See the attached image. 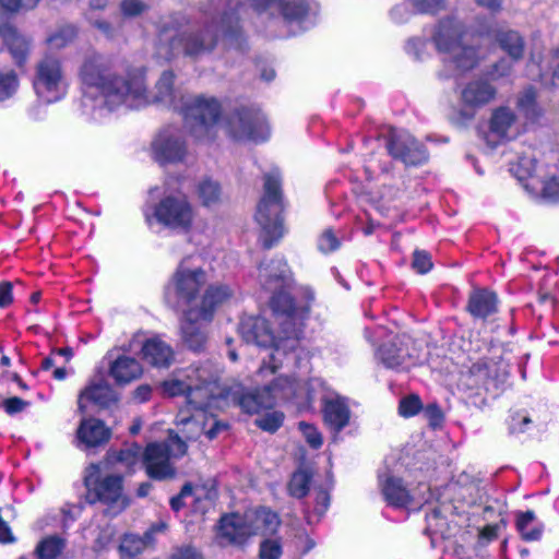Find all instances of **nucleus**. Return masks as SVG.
<instances>
[{
    "label": "nucleus",
    "mask_w": 559,
    "mask_h": 559,
    "mask_svg": "<svg viewBox=\"0 0 559 559\" xmlns=\"http://www.w3.org/2000/svg\"><path fill=\"white\" fill-rule=\"evenodd\" d=\"M79 78L84 86V107L100 115L122 107L133 109L150 104L181 110L186 100H177L175 76L171 72L160 75L153 94L150 95L142 69L131 67L115 56L96 51L83 57Z\"/></svg>",
    "instance_id": "f257e3e1"
},
{
    "label": "nucleus",
    "mask_w": 559,
    "mask_h": 559,
    "mask_svg": "<svg viewBox=\"0 0 559 559\" xmlns=\"http://www.w3.org/2000/svg\"><path fill=\"white\" fill-rule=\"evenodd\" d=\"M205 270L183 259L165 287L166 302L182 311L180 331L183 342L200 350L207 341V326L221 305L231 298L234 290L225 284L207 285Z\"/></svg>",
    "instance_id": "f03ea898"
},
{
    "label": "nucleus",
    "mask_w": 559,
    "mask_h": 559,
    "mask_svg": "<svg viewBox=\"0 0 559 559\" xmlns=\"http://www.w3.org/2000/svg\"><path fill=\"white\" fill-rule=\"evenodd\" d=\"M180 111L190 132L201 141L212 140L217 128L239 141L259 142L269 136L266 119L257 110H235L219 122L221 105L212 97H188Z\"/></svg>",
    "instance_id": "7ed1b4c3"
},
{
    "label": "nucleus",
    "mask_w": 559,
    "mask_h": 559,
    "mask_svg": "<svg viewBox=\"0 0 559 559\" xmlns=\"http://www.w3.org/2000/svg\"><path fill=\"white\" fill-rule=\"evenodd\" d=\"M282 298L287 304L288 310L276 314V322L282 329L277 337L272 334L267 321L262 318H247L241 321L239 326L241 338L247 344L273 348V352L270 354V361L267 364L264 362L258 371V376L261 378L276 372L281 367L282 357L286 356L288 350L296 348L301 331V324L295 312L292 311V300L288 296H274L272 298L273 306L276 307L277 301Z\"/></svg>",
    "instance_id": "20e7f679"
},
{
    "label": "nucleus",
    "mask_w": 559,
    "mask_h": 559,
    "mask_svg": "<svg viewBox=\"0 0 559 559\" xmlns=\"http://www.w3.org/2000/svg\"><path fill=\"white\" fill-rule=\"evenodd\" d=\"M160 390L169 397L185 395L187 403L200 411L218 407L224 397L217 372L206 366L173 373L160 384Z\"/></svg>",
    "instance_id": "39448f33"
},
{
    "label": "nucleus",
    "mask_w": 559,
    "mask_h": 559,
    "mask_svg": "<svg viewBox=\"0 0 559 559\" xmlns=\"http://www.w3.org/2000/svg\"><path fill=\"white\" fill-rule=\"evenodd\" d=\"M464 36V25L453 17L440 21L435 29L432 40L437 50L443 55L447 76L472 70L479 61V53L465 44Z\"/></svg>",
    "instance_id": "423d86ee"
},
{
    "label": "nucleus",
    "mask_w": 559,
    "mask_h": 559,
    "mask_svg": "<svg viewBox=\"0 0 559 559\" xmlns=\"http://www.w3.org/2000/svg\"><path fill=\"white\" fill-rule=\"evenodd\" d=\"M280 523L277 514L266 508L249 510L243 515H224L217 527L216 540L222 547L242 546L252 536L273 535Z\"/></svg>",
    "instance_id": "0eeeda50"
},
{
    "label": "nucleus",
    "mask_w": 559,
    "mask_h": 559,
    "mask_svg": "<svg viewBox=\"0 0 559 559\" xmlns=\"http://www.w3.org/2000/svg\"><path fill=\"white\" fill-rule=\"evenodd\" d=\"M282 211L281 176L278 170H272L264 176L263 195L255 213L261 227L259 239L264 248L272 247L283 236Z\"/></svg>",
    "instance_id": "6e6552de"
},
{
    "label": "nucleus",
    "mask_w": 559,
    "mask_h": 559,
    "mask_svg": "<svg viewBox=\"0 0 559 559\" xmlns=\"http://www.w3.org/2000/svg\"><path fill=\"white\" fill-rule=\"evenodd\" d=\"M187 453V444L178 433L170 432L164 442L148 443L143 452L142 462L148 477L157 480L173 478L176 469L171 460Z\"/></svg>",
    "instance_id": "1a4fd4ad"
},
{
    "label": "nucleus",
    "mask_w": 559,
    "mask_h": 559,
    "mask_svg": "<svg viewBox=\"0 0 559 559\" xmlns=\"http://www.w3.org/2000/svg\"><path fill=\"white\" fill-rule=\"evenodd\" d=\"M84 484L88 491L95 493L97 500L106 506V512L110 515L119 514L129 504V500L123 492L122 477L108 475L100 478V467L97 464H91L86 467Z\"/></svg>",
    "instance_id": "9d476101"
},
{
    "label": "nucleus",
    "mask_w": 559,
    "mask_h": 559,
    "mask_svg": "<svg viewBox=\"0 0 559 559\" xmlns=\"http://www.w3.org/2000/svg\"><path fill=\"white\" fill-rule=\"evenodd\" d=\"M33 87L37 97L47 104L58 102L66 95L68 82L59 58L45 56L36 63Z\"/></svg>",
    "instance_id": "9b49d317"
},
{
    "label": "nucleus",
    "mask_w": 559,
    "mask_h": 559,
    "mask_svg": "<svg viewBox=\"0 0 559 559\" xmlns=\"http://www.w3.org/2000/svg\"><path fill=\"white\" fill-rule=\"evenodd\" d=\"M154 217L171 230L189 233L194 226L197 210L186 194L171 193L155 206Z\"/></svg>",
    "instance_id": "f8f14e48"
},
{
    "label": "nucleus",
    "mask_w": 559,
    "mask_h": 559,
    "mask_svg": "<svg viewBox=\"0 0 559 559\" xmlns=\"http://www.w3.org/2000/svg\"><path fill=\"white\" fill-rule=\"evenodd\" d=\"M299 384L295 379L278 376L266 384L262 390L246 393L240 397L241 408L249 413H260L274 406L280 401H287L295 397L298 393Z\"/></svg>",
    "instance_id": "ddd939ff"
},
{
    "label": "nucleus",
    "mask_w": 559,
    "mask_h": 559,
    "mask_svg": "<svg viewBox=\"0 0 559 559\" xmlns=\"http://www.w3.org/2000/svg\"><path fill=\"white\" fill-rule=\"evenodd\" d=\"M152 152L155 160L163 165L183 162L188 153L182 133L175 127L165 128L156 135Z\"/></svg>",
    "instance_id": "4468645a"
},
{
    "label": "nucleus",
    "mask_w": 559,
    "mask_h": 559,
    "mask_svg": "<svg viewBox=\"0 0 559 559\" xmlns=\"http://www.w3.org/2000/svg\"><path fill=\"white\" fill-rule=\"evenodd\" d=\"M390 155L405 165H419L428 159L424 146L404 130L390 129L386 141Z\"/></svg>",
    "instance_id": "2eb2a0df"
},
{
    "label": "nucleus",
    "mask_w": 559,
    "mask_h": 559,
    "mask_svg": "<svg viewBox=\"0 0 559 559\" xmlns=\"http://www.w3.org/2000/svg\"><path fill=\"white\" fill-rule=\"evenodd\" d=\"M380 490L385 502L394 508L407 509L428 501L418 489H409L400 477L385 475L380 478Z\"/></svg>",
    "instance_id": "dca6fc26"
},
{
    "label": "nucleus",
    "mask_w": 559,
    "mask_h": 559,
    "mask_svg": "<svg viewBox=\"0 0 559 559\" xmlns=\"http://www.w3.org/2000/svg\"><path fill=\"white\" fill-rule=\"evenodd\" d=\"M136 345L141 346L142 359L155 368H169L175 361L173 347L159 336L145 337L144 333L134 334L129 343L132 350Z\"/></svg>",
    "instance_id": "f3484780"
},
{
    "label": "nucleus",
    "mask_w": 559,
    "mask_h": 559,
    "mask_svg": "<svg viewBox=\"0 0 559 559\" xmlns=\"http://www.w3.org/2000/svg\"><path fill=\"white\" fill-rule=\"evenodd\" d=\"M519 133L516 117L514 112L506 107L493 111L488 131L485 133V141L490 147L515 138Z\"/></svg>",
    "instance_id": "a211bd4d"
},
{
    "label": "nucleus",
    "mask_w": 559,
    "mask_h": 559,
    "mask_svg": "<svg viewBox=\"0 0 559 559\" xmlns=\"http://www.w3.org/2000/svg\"><path fill=\"white\" fill-rule=\"evenodd\" d=\"M216 37L212 29L202 33L182 34L171 40L173 55L182 51L183 55L195 57L211 50L215 45Z\"/></svg>",
    "instance_id": "6ab92c4d"
},
{
    "label": "nucleus",
    "mask_w": 559,
    "mask_h": 559,
    "mask_svg": "<svg viewBox=\"0 0 559 559\" xmlns=\"http://www.w3.org/2000/svg\"><path fill=\"white\" fill-rule=\"evenodd\" d=\"M0 37L14 63L19 67L23 66L29 56L32 40L8 23L0 26Z\"/></svg>",
    "instance_id": "aec40b11"
},
{
    "label": "nucleus",
    "mask_w": 559,
    "mask_h": 559,
    "mask_svg": "<svg viewBox=\"0 0 559 559\" xmlns=\"http://www.w3.org/2000/svg\"><path fill=\"white\" fill-rule=\"evenodd\" d=\"M198 413L191 417H186L183 414L180 415L178 425L182 428L180 432L186 440L197 439L201 433H205L209 439H214L218 432L225 428V425L218 423L214 417L210 419V428L206 429L205 424H201L204 418L205 409H195Z\"/></svg>",
    "instance_id": "412c9836"
},
{
    "label": "nucleus",
    "mask_w": 559,
    "mask_h": 559,
    "mask_svg": "<svg viewBox=\"0 0 559 559\" xmlns=\"http://www.w3.org/2000/svg\"><path fill=\"white\" fill-rule=\"evenodd\" d=\"M259 281L264 289L277 292L283 288L289 280L290 272L283 259L263 262L259 266Z\"/></svg>",
    "instance_id": "4be33fe9"
},
{
    "label": "nucleus",
    "mask_w": 559,
    "mask_h": 559,
    "mask_svg": "<svg viewBox=\"0 0 559 559\" xmlns=\"http://www.w3.org/2000/svg\"><path fill=\"white\" fill-rule=\"evenodd\" d=\"M109 374L118 384H128L143 374V367L135 358L122 355L110 364Z\"/></svg>",
    "instance_id": "5701e85b"
},
{
    "label": "nucleus",
    "mask_w": 559,
    "mask_h": 559,
    "mask_svg": "<svg viewBox=\"0 0 559 559\" xmlns=\"http://www.w3.org/2000/svg\"><path fill=\"white\" fill-rule=\"evenodd\" d=\"M78 439L86 447H97L107 442L110 438V430L103 421L88 418L81 421L78 428Z\"/></svg>",
    "instance_id": "b1692460"
},
{
    "label": "nucleus",
    "mask_w": 559,
    "mask_h": 559,
    "mask_svg": "<svg viewBox=\"0 0 559 559\" xmlns=\"http://www.w3.org/2000/svg\"><path fill=\"white\" fill-rule=\"evenodd\" d=\"M350 413L345 401L338 396L324 401L323 418L325 424L334 431L342 430L349 421Z\"/></svg>",
    "instance_id": "393cba45"
},
{
    "label": "nucleus",
    "mask_w": 559,
    "mask_h": 559,
    "mask_svg": "<svg viewBox=\"0 0 559 559\" xmlns=\"http://www.w3.org/2000/svg\"><path fill=\"white\" fill-rule=\"evenodd\" d=\"M496 95L495 88L484 81L468 83L462 91V100L465 105L476 108L489 103Z\"/></svg>",
    "instance_id": "a878e982"
},
{
    "label": "nucleus",
    "mask_w": 559,
    "mask_h": 559,
    "mask_svg": "<svg viewBox=\"0 0 559 559\" xmlns=\"http://www.w3.org/2000/svg\"><path fill=\"white\" fill-rule=\"evenodd\" d=\"M114 399V391L110 385L103 379L92 382L79 395L78 406L81 413L86 411V402L92 401L105 404Z\"/></svg>",
    "instance_id": "bb28decb"
},
{
    "label": "nucleus",
    "mask_w": 559,
    "mask_h": 559,
    "mask_svg": "<svg viewBox=\"0 0 559 559\" xmlns=\"http://www.w3.org/2000/svg\"><path fill=\"white\" fill-rule=\"evenodd\" d=\"M468 310L474 317L486 318L497 310V297L488 290L474 292L468 301Z\"/></svg>",
    "instance_id": "cd10ccee"
},
{
    "label": "nucleus",
    "mask_w": 559,
    "mask_h": 559,
    "mask_svg": "<svg viewBox=\"0 0 559 559\" xmlns=\"http://www.w3.org/2000/svg\"><path fill=\"white\" fill-rule=\"evenodd\" d=\"M200 203L205 207H213L224 201V193L221 185L210 178L200 180L195 190Z\"/></svg>",
    "instance_id": "c85d7f7f"
},
{
    "label": "nucleus",
    "mask_w": 559,
    "mask_h": 559,
    "mask_svg": "<svg viewBox=\"0 0 559 559\" xmlns=\"http://www.w3.org/2000/svg\"><path fill=\"white\" fill-rule=\"evenodd\" d=\"M399 342L383 345L379 348L377 356L378 359L386 367L391 369H397L406 364L409 357L408 353L402 347L403 343L399 338Z\"/></svg>",
    "instance_id": "c756f323"
},
{
    "label": "nucleus",
    "mask_w": 559,
    "mask_h": 559,
    "mask_svg": "<svg viewBox=\"0 0 559 559\" xmlns=\"http://www.w3.org/2000/svg\"><path fill=\"white\" fill-rule=\"evenodd\" d=\"M490 377L487 361L475 362L469 370L461 377L460 384L467 390H476L486 385Z\"/></svg>",
    "instance_id": "7c9ffc66"
},
{
    "label": "nucleus",
    "mask_w": 559,
    "mask_h": 559,
    "mask_svg": "<svg viewBox=\"0 0 559 559\" xmlns=\"http://www.w3.org/2000/svg\"><path fill=\"white\" fill-rule=\"evenodd\" d=\"M516 528L522 538L527 542L539 539L544 530L543 524L536 522L533 511L518 513Z\"/></svg>",
    "instance_id": "2f4dec72"
},
{
    "label": "nucleus",
    "mask_w": 559,
    "mask_h": 559,
    "mask_svg": "<svg viewBox=\"0 0 559 559\" xmlns=\"http://www.w3.org/2000/svg\"><path fill=\"white\" fill-rule=\"evenodd\" d=\"M500 47L513 59L519 60L523 57L524 40L515 31H504L498 35Z\"/></svg>",
    "instance_id": "473e14b6"
},
{
    "label": "nucleus",
    "mask_w": 559,
    "mask_h": 559,
    "mask_svg": "<svg viewBox=\"0 0 559 559\" xmlns=\"http://www.w3.org/2000/svg\"><path fill=\"white\" fill-rule=\"evenodd\" d=\"M66 547V540L58 535L43 538L35 548L38 559H57Z\"/></svg>",
    "instance_id": "72a5a7b5"
},
{
    "label": "nucleus",
    "mask_w": 559,
    "mask_h": 559,
    "mask_svg": "<svg viewBox=\"0 0 559 559\" xmlns=\"http://www.w3.org/2000/svg\"><path fill=\"white\" fill-rule=\"evenodd\" d=\"M276 4L288 23L300 22L307 13L305 0H272Z\"/></svg>",
    "instance_id": "f704fd0d"
},
{
    "label": "nucleus",
    "mask_w": 559,
    "mask_h": 559,
    "mask_svg": "<svg viewBox=\"0 0 559 559\" xmlns=\"http://www.w3.org/2000/svg\"><path fill=\"white\" fill-rule=\"evenodd\" d=\"M146 547V542L140 536L127 534L121 539L119 552L121 559H134Z\"/></svg>",
    "instance_id": "c9c22d12"
},
{
    "label": "nucleus",
    "mask_w": 559,
    "mask_h": 559,
    "mask_svg": "<svg viewBox=\"0 0 559 559\" xmlns=\"http://www.w3.org/2000/svg\"><path fill=\"white\" fill-rule=\"evenodd\" d=\"M311 475L305 469L295 472L288 484L289 495L295 498H304L309 490Z\"/></svg>",
    "instance_id": "e433bc0d"
},
{
    "label": "nucleus",
    "mask_w": 559,
    "mask_h": 559,
    "mask_svg": "<svg viewBox=\"0 0 559 559\" xmlns=\"http://www.w3.org/2000/svg\"><path fill=\"white\" fill-rule=\"evenodd\" d=\"M283 543L278 537H265L259 545L258 559H281Z\"/></svg>",
    "instance_id": "4c0bfd02"
},
{
    "label": "nucleus",
    "mask_w": 559,
    "mask_h": 559,
    "mask_svg": "<svg viewBox=\"0 0 559 559\" xmlns=\"http://www.w3.org/2000/svg\"><path fill=\"white\" fill-rule=\"evenodd\" d=\"M518 106L523 115L532 121L536 120L542 114L535 102V93L532 90L525 91L519 97Z\"/></svg>",
    "instance_id": "58836bf2"
},
{
    "label": "nucleus",
    "mask_w": 559,
    "mask_h": 559,
    "mask_svg": "<svg viewBox=\"0 0 559 559\" xmlns=\"http://www.w3.org/2000/svg\"><path fill=\"white\" fill-rule=\"evenodd\" d=\"M76 36V29L74 26L67 25L60 27L49 38L48 44L52 49H62L68 46Z\"/></svg>",
    "instance_id": "ea45409f"
},
{
    "label": "nucleus",
    "mask_w": 559,
    "mask_h": 559,
    "mask_svg": "<svg viewBox=\"0 0 559 559\" xmlns=\"http://www.w3.org/2000/svg\"><path fill=\"white\" fill-rule=\"evenodd\" d=\"M535 159L532 152L520 156L516 163L511 164V171L520 179L531 177L535 170Z\"/></svg>",
    "instance_id": "a19ab883"
},
{
    "label": "nucleus",
    "mask_w": 559,
    "mask_h": 559,
    "mask_svg": "<svg viewBox=\"0 0 559 559\" xmlns=\"http://www.w3.org/2000/svg\"><path fill=\"white\" fill-rule=\"evenodd\" d=\"M17 86L19 80L13 70L0 71V100L11 97Z\"/></svg>",
    "instance_id": "79ce46f5"
},
{
    "label": "nucleus",
    "mask_w": 559,
    "mask_h": 559,
    "mask_svg": "<svg viewBox=\"0 0 559 559\" xmlns=\"http://www.w3.org/2000/svg\"><path fill=\"white\" fill-rule=\"evenodd\" d=\"M202 491V489H194L190 484H186L180 493L170 499L171 509L179 511L186 504L185 500L190 497L193 499V502H195L201 498Z\"/></svg>",
    "instance_id": "37998d69"
},
{
    "label": "nucleus",
    "mask_w": 559,
    "mask_h": 559,
    "mask_svg": "<svg viewBox=\"0 0 559 559\" xmlns=\"http://www.w3.org/2000/svg\"><path fill=\"white\" fill-rule=\"evenodd\" d=\"M283 419L284 415L281 412L274 411L257 418L255 424L265 431L274 432L282 426Z\"/></svg>",
    "instance_id": "c03bdc74"
},
{
    "label": "nucleus",
    "mask_w": 559,
    "mask_h": 559,
    "mask_svg": "<svg viewBox=\"0 0 559 559\" xmlns=\"http://www.w3.org/2000/svg\"><path fill=\"white\" fill-rule=\"evenodd\" d=\"M421 401L417 395H409L401 400L399 413L403 417H412L421 409Z\"/></svg>",
    "instance_id": "a18cd8bd"
},
{
    "label": "nucleus",
    "mask_w": 559,
    "mask_h": 559,
    "mask_svg": "<svg viewBox=\"0 0 559 559\" xmlns=\"http://www.w3.org/2000/svg\"><path fill=\"white\" fill-rule=\"evenodd\" d=\"M412 265L413 269L420 274H425L430 271L432 262L429 253L423 250H416L414 252Z\"/></svg>",
    "instance_id": "49530a36"
},
{
    "label": "nucleus",
    "mask_w": 559,
    "mask_h": 559,
    "mask_svg": "<svg viewBox=\"0 0 559 559\" xmlns=\"http://www.w3.org/2000/svg\"><path fill=\"white\" fill-rule=\"evenodd\" d=\"M299 429L306 438L307 442L314 449L322 445V437L316 427L307 423H299Z\"/></svg>",
    "instance_id": "de8ad7c7"
},
{
    "label": "nucleus",
    "mask_w": 559,
    "mask_h": 559,
    "mask_svg": "<svg viewBox=\"0 0 559 559\" xmlns=\"http://www.w3.org/2000/svg\"><path fill=\"white\" fill-rule=\"evenodd\" d=\"M340 246V241L335 234L331 229H326L322 233L318 241V248L324 253H329Z\"/></svg>",
    "instance_id": "09e8293b"
},
{
    "label": "nucleus",
    "mask_w": 559,
    "mask_h": 559,
    "mask_svg": "<svg viewBox=\"0 0 559 559\" xmlns=\"http://www.w3.org/2000/svg\"><path fill=\"white\" fill-rule=\"evenodd\" d=\"M39 0H0V5L8 12H17L20 9H33Z\"/></svg>",
    "instance_id": "8fccbe9b"
},
{
    "label": "nucleus",
    "mask_w": 559,
    "mask_h": 559,
    "mask_svg": "<svg viewBox=\"0 0 559 559\" xmlns=\"http://www.w3.org/2000/svg\"><path fill=\"white\" fill-rule=\"evenodd\" d=\"M542 197L550 202L559 201V181L556 178H551L543 183Z\"/></svg>",
    "instance_id": "3c124183"
},
{
    "label": "nucleus",
    "mask_w": 559,
    "mask_h": 559,
    "mask_svg": "<svg viewBox=\"0 0 559 559\" xmlns=\"http://www.w3.org/2000/svg\"><path fill=\"white\" fill-rule=\"evenodd\" d=\"M413 7L419 11L425 13H432L437 10L441 9L444 0H409Z\"/></svg>",
    "instance_id": "603ef678"
},
{
    "label": "nucleus",
    "mask_w": 559,
    "mask_h": 559,
    "mask_svg": "<svg viewBox=\"0 0 559 559\" xmlns=\"http://www.w3.org/2000/svg\"><path fill=\"white\" fill-rule=\"evenodd\" d=\"M139 450L140 449L136 445L123 449L119 452L116 460L124 463L128 467H131L138 462Z\"/></svg>",
    "instance_id": "864d4df0"
},
{
    "label": "nucleus",
    "mask_w": 559,
    "mask_h": 559,
    "mask_svg": "<svg viewBox=\"0 0 559 559\" xmlns=\"http://www.w3.org/2000/svg\"><path fill=\"white\" fill-rule=\"evenodd\" d=\"M28 403L17 396L9 397L3 401V407L9 415H13L24 411Z\"/></svg>",
    "instance_id": "5fc2aeb1"
},
{
    "label": "nucleus",
    "mask_w": 559,
    "mask_h": 559,
    "mask_svg": "<svg viewBox=\"0 0 559 559\" xmlns=\"http://www.w3.org/2000/svg\"><path fill=\"white\" fill-rule=\"evenodd\" d=\"M145 5L140 0H123L121 10L124 15H136L144 10Z\"/></svg>",
    "instance_id": "6e6d98bb"
},
{
    "label": "nucleus",
    "mask_w": 559,
    "mask_h": 559,
    "mask_svg": "<svg viewBox=\"0 0 559 559\" xmlns=\"http://www.w3.org/2000/svg\"><path fill=\"white\" fill-rule=\"evenodd\" d=\"M171 559H203V557L195 548L186 546L176 549Z\"/></svg>",
    "instance_id": "4d7b16f0"
},
{
    "label": "nucleus",
    "mask_w": 559,
    "mask_h": 559,
    "mask_svg": "<svg viewBox=\"0 0 559 559\" xmlns=\"http://www.w3.org/2000/svg\"><path fill=\"white\" fill-rule=\"evenodd\" d=\"M12 287L9 282L0 283V307H8L12 302Z\"/></svg>",
    "instance_id": "13d9d810"
},
{
    "label": "nucleus",
    "mask_w": 559,
    "mask_h": 559,
    "mask_svg": "<svg viewBox=\"0 0 559 559\" xmlns=\"http://www.w3.org/2000/svg\"><path fill=\"white\" fill-rule=\"evenodd\" d=\"M425 414L432 426H438L443 419L442 412L436 404L428 405L425 408Z\"/></svg>",
    "instance_id": "bf43d9fd"
},
{
    "label": "nucleus",
    "mask_w": 559,
    "mask_h": 559,
    "mask_svg": "<svg viewBox=\"0 0 559 559\" xmlns=\"http://www.w3.org/2000/svg\"><path fill=\"white\" fill-rule=\"evenodd\" d=\"M152 394V388L148 384L139 385L133 392V399L140 403H144L150 400Z\"/></svg>",
    "instance_id": "052dcab7"
},
{
    "label": "nucleus",
    "mask_w": 559,
    "mask_h": 559,
    "mask_svg": "<svg viewBox=\"0 0 559 559\" xmlns=\"http://www.w3.org/2000/svg\"><path fill=\"white\" fill-rule=\"evenodd\" d=\"M500 526H501L500 524L485 526L480 531V537L486 539L487 542H490V540L497 538Z\"/></svg>",
    "instance_id": "680f3d73"
},
{
    "label": "nucleus",
    "mask_w": 559,
    "mask_h": 559,
    "mask_svg": "<svg viewBox=\"0 0 559 559\" xmlns=\"http://www.w3.org/2000/svg\"><path fill=\"white\" fill-rule=\"evenodd\" d=\"M476 3L491 12H497L501 9L500 0H476Z\"/></svg>",
    "instance_id": "e2e57ef3"
},
{
    "label": "nucleus",
    "mask_w": 559,
    "mask_h": 559,
    "mask_svg": "<svg viewBox=\"0 0 559 559\" xmlns=\"http://www.w3.org/2000/svg\"><path fill=\"white\" fill-rule=\"evenodd\" d=\"M318 508L317 511L322 514L325 512L329 506V496L325 491H320L317 497Z\"/></svg>",
    "instance_id": "0e129e2a"
},
{
    "label": "nucleus",
    "mask_w": 559,
    "mask_h": 559,
    "mask_svg": "<svg viewBox=\"0 0 559 559\" xmlns=\"http://www.w3.org/2000/svg\"><path fill=\"white\" fill-rule=\"evenodd\" d=\"M13 537L10 531V527L7 525L5 522L0 520V542L1 543H9L12 542Z\"/></svg>",
    "instance_id": "69168bd1"
},
{
    "label": "nucleus",
    "mask_w": 559,
    "mask_h": 559,
    "mask_svg": "<svg viewBox=\"0 0 559 559\" xmlns=\"http://www.w3.org/2000/svg\"><path fill=\"white\" fill-rule=\"evenodd\" d=\"M549 68L552 72L554 78L559 79V48L551 55Z\"/></svg>",
    "instance_id": "338daca9"
},
{
    "label": "nucleus",
    "mask_w": 559,
    "mask_h": 559,
    "mask_svg": "<svg viewBox=\"0 0 559 559\" xmlns=\"http://www.w3.org/2000/svg\"><path fill=\"white\" fill-rule=\"evenodd\" d=\"M510 70V64L507 61H501L499 64H496L495 72L502 76L506 75Z\"/></svg>",
    "instance_id": "774afa93"
}]
</instances>
